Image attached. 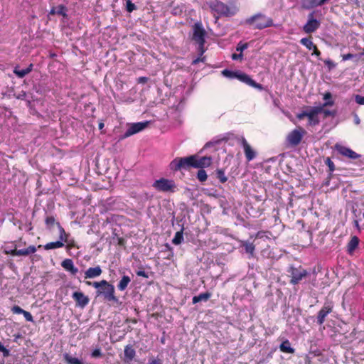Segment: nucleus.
Returning <instances> with one entry per match:
<instances>
[{"instance_id":"nucleus-1","label":"nucleus","mask_w":364,"mask_h":364,"mask_svg":"<svg viewBox=\"0 0 364 364\" xmlns=\"http://www.w3.org/2000/svg\"><path fill=\"white\" fill-rule=\"evenodd\" d=\"M89 286H92L97 289L96 294L97 296H102L105 299L109 301L118 303L119 299L114 296V287L107 282L106 280L100 282H86Z\"/></svg>"},{"instance_id":"nucleus-2","label":"nucleus","mask_w":364,"mask_h":364,"mask_svg":"<svg viewBox=\"0 0 364 364\" xmlns=\"http://www.w3.org/2000/svg\"><path fill=\"white\" fill-rule=\"evenodd\" d=\"M247 23L255 28L262 29L272 24L271 18L262 14H257L247 20Z\"/></svg>"},{"instance_id":"nucleus-3","label":"nucleus","mask_w":364,"mask_h":364,"mask_svg":"<svg viewBox=\"0 0 364 364\" xmlns=\"http://www.w3.org/2000/svg\"><path fill=\"white\" fill-rule=\"evenodd\" d=\"M153 187L161 192H173L176 188L175 183L173 181L166 179V178H160L156 180L153 183Z\"/></svg>"},{"instance_id":"nucleus-4","label":"nucleus","mask_w":364,"mask_h":364,"mask_svg":"<svg viewBox=\"0 0 364 364\" xmlns=\"http://www.w3.org/2000/svg\"><path fill=\"white\" fill-rule=\"evenodd\" d=\"M205 31L203 29L200 23H196L193 26V39L199 45V48L201 50V53L204 52L203 48L205 43Z\"/></svg>"},{"instance_id":"nucleus-5","label":"nucleus","mask_w":364,"mask_h":364,"mask_svg":"<svg viewBox=\"0 0 364 364\" xmlns=\"http://www.w3.org/2000/svg\"><path fill=\"white\" fill-rule=\"evenodd\" d=\"M315 11H312L308 15L307 22L303 26V31L306 33L315 32L321 26V22L314 18Z\"/></svg>"},{"instance_id":"nucleus-6","label":"nucleus","mask_w":364,"mask_h":364,"mask_svg":"<svg viewBox=\"0 0 364 364\" xmlns=\"http://www.w3.org/2000/svg\"><path fill=\"white\" fill-rule=\"evenodd\" d=\"M149 124V121H145L128 124V129L124 133V137L127 138L131 136L132 135H134L144 130L146 128L148 127Z\"/></svg>"},{"instance_id":"nucleus-7","label":"nucleus","mask_w":364,"mask_h":364,"mask_svg":"<svg viewBox=\"0 0 364 364\" xmlns=\"http://www.w3.org/2000/svg\"><path fill=\"white\" fill-rule=\"evenodd\" d=\"M305 134L306 131L301 127L294 129L288 134L287 142L291 146H296L301 142Z\"/></svg>"},{"instance_id":"nucleus-8","label":"nucleus","mask_w":364,"mask_h":364,"mask_svg":"<svg viewBox=\"0 0 364 364\" xmlns=\"http://www.w3.org/2000/svg\"><path fill=\"white\" fill-rule=\"evenodd\" d=\"M211 9L219 15H233L235 13V9H230L228 6L220 1H215L210 4Z\"/></svg>"},{"instance_id":"nucleus-9","label":"nucleus","mask_w":364,"mask_h":364,"mask_svg":"<svg viewBox=\"0 0 364 364\" xmlns=\"http://www.w3.org/2000/svg\"><path fill=\"white\" fill-rule=\"evenodd\" d=\"M335 149L340 154L348 159H356L360 156L358 154L355 153L350 148H348L339 144H336L335 145Z\"/></svg>"},{"instance_id":"nucleus-10","label":"nucleus","mask_w":364,"mask_h":364,"mask_svg":"<svg viewBox=\"0 0 364 364\" xmlns=\"http://www.w3.org/2000/svg\"><path fill=\"white\" fill-rule=\"evenodd\" d=\"M323 107H314L309 109L308 119L309 124L315 126L318 124L319 119L318 114L322 113Z\"/></svg>"},{"instance_id":"nucleus-11","label":"nucleus","mask_w":364,"mask_h":364,"mask_svg":"<svg viewBox=\"0 0 364 364\" xmlns=\"http://www.w3.org/2000/svg\"><path fill=\"white\" fill-rule=\"evenodd\" d=\"M193 167L197 168H203L210 166L212 159L208 156L199 157L197 155H193Z\"/></svg>"},{"instance_id":"nucleus-12","label":"nucleus","mask_w":364,"mask_h":364,"mask_svg":"<svg viewBox=\"0 0 364 364\" xmlns=\"http://www.w3.org/2000/svg\"><path fill=\"white\" fill-rule=\"evenodd\" d=\"M37 249L33 245H30L27 248L17 250V245H15L13 251L6 252L8 254H10L12 256H28L31 254H33L36 252Z\"/></svg>"},{"instance_id":"nucleus-13","label":"nucleus","mask_w":364,"mask_h":364,"mask_svg":"<svg viewBox=\"0 0 364 364\" xmlns=\"http://www.w3.org/2000/svg\"><path fill=\"white\" fill-rule=\"evenodd\" d=\"M136 356V350L132 345H127L124 349L122 360L124 364H132Z\"/></svg>"},{"instance_id":"nucleus-14","label":"nucleus","mask_w":364,"mask_h":364,"mask_svg":"<svg viewBox=\"0 0 364 364\" xmlns=\"http://www.w3.org/2000/svg\"><path fill=\"white\" fill-rule=\"evenodd\" d=\"M290 272L291 282L294 284H297L307 274L306 271L302 268H291Z\"/></svg>"},{"instance_id":"nucleus-15","label":"nucleus","mask_w":364,"mask_h":364,"mask_svg":"<svg viewBox=\"0 0 364 364\" xmlns=\"http://www.w3.org/2000/svg\"><path fill=\"white\" fill-rule=\"evenodd\" d=\"M73 299L77 306L84 307L89 303V298L81 291H75L73 294Z\"/></svg>"},{"instance_id":"nucleus-16","label":"nucleus","mask_w":364,"mask_h":364,"mask_svg":"<svg viewBox=\"0 0 364 364\" xmlns=\"http://www.w3.org/2000/svg\"><path fill=\"white\" fill-rule=\"evenodd\" d=\"M240 141H241V144L243 146L245 154V156H246L247 161H252L255 157V151L252 149L250 145L248 144V142L244 137H242Z\"/></svg>"},{"instance_id":"nucleus-17","label":"nucleus","mask_w":364,"mask_h":364,"mask_svg":"<svg viewBox=\"0 0 364 364\" xmlns=\"http://www.w3.org/2000/svg\"><path fill=\"white\" fill-rule=\"evenodd\" d=\"M102 270L100 266L90 267L85 272V279H93L101 275Z\"/></svg>"},{"instance_id":"nucleus-18","label":"nucleus","mask_w":364,"mask_h":364,"mask_svg":"<svg viewBox=\"0 0 364 364\" xmlns=\"http://www.w3.org/2000/svg\"><path fill=\"white\" fill-rule=\"evenodd\" d=\"M328 0H303V7L307 9L315 8L326 4Z\"/></svg>"},{"instance_id":"nucleus-19","label":"nucleus","mask_w":364,"mask_h":364,"mask_svg":"<svg viewBox=\"0 0 364 364\" xmlns=\"http://www.w3.org/2000/svg\"><path fill=\"white\" fill-rule=\"evenodd\" d=\"M62 267L68 272H70L73 275H75L78 269L74 266L73 262L70 259H65L61 263Z\"/></svg>"},{"instance_id":"nucleus-20","label":"nucleus","mask_w":364,"mask_h":364,"mask_svg":"<svg viewBox=\"0 0 364 364\" xmlns=\"http://www.w3.org/2000/svg\"><path fill=\"white\" fill-rule=\"evenodd\" d=\"M236 78L240 80L241 82L246 83L248 85H250L254 87H257V83L252 78H250L249 75H247L245 73L237 72Z\"/></svg>"},{"instance_id":"nucleus-21","label":"nucleus","mask_w":364,"mask_h":364,"mask_svg":"<svg viewBox=\"0 0 364 364\" xmlns=\"http://www.w3.org/2000/svg\"><path fill=\"white\" fill-rule=\"evenodd\" d=\"M279 350L284 353L293 354L295 353V349L291 347V343L288 339H285L279 345Z\"/></svg>"},{"instance_id":"nucleus-22","label":"nucleus","mask_w":364,"mask_h":364,"mask_svg":"<svg viewBox=\"0 0 364 364\" xmlns=\"http://www.w3.org/2000/svg\"><path fill=\"white\" fill-rule=\"evenodd\" d=\"M240 246L245 247V252L250 255H253L255 251V245L253 243L247 241H240Z\"/></svg>"},{"instance_id":"nucleus-23","label":"nucleus","mask_w":364,"mask_h":364,"mask_svg":"<svg viewBox=\"0 0 364 364\" xmlns=\"http://www.w3.org/2000/svg\"><path fill=\"white\" fill-rule=\"evenodd\" d=\"M211 294L208 292L201 293L198 296H195L193 298V303L196 304L200 301H206L209 299Z\"/></svg>"},{"instance_id":"nucleus-24","label":"nucleus","mask_w":364,"mask_h":364,"mask_svg":"<svg viewBox=\"0 0 364 364\" xmlns=\"http://www.w3.org/2000/svg\"><path fill=\"white\" fill-rule=\"evenodd\" d=\"M193 155L188 157L180 158L181 162L182 164V168H188L189 167H193Z\"/></svg>"},{"instance_id":"nucleus-25","label":"nucleus","mask_w":364,"mask_h":364,"mask_svg":"<svg viewBox=\"0 0 364 364\" xmlns=\"http://www.w3.org/2000/svg\"><path fill=\"white\" fill-rule=\"evenodd\" d=\"M332 311L330 304H326L319 311L318 318H324Z\"/></svg>"},{"instance_id":"nucleus-26","label":"nucleus","mask_w":364,"mask_h":364,"mask_svg":"<svg viewBox=\"0 0 364 364\" xmlns=\"http://www.w3.org/2000/svg\"><path fill=\"white\" fill-rule=\"evenodd\" d=\"M131 279L128 276H124L119 281L117 287L120 291H124L130 283Z\"/></svg>"},{"instance_id":"nucleus-27","label":"nucleus","mask_w":364,"mask_h":364,"mask_svg":"<svg viewBox=\"0 0 364 364\" xmlns=\"http://www.w3.org/2000/svg\"><path fill=\"white\" fill-rule=\"evenodd\" d=\"M11 311L16 314H23L25 318H32V316L29 312L24 311L23 309H22L21 307H19L18 306H15L12 307Z\"/></svg>"},{"instance_id":"nucleus-28","label":"nucleus","mask_w":364,"mask_h":364,"mask_svg":"<svg viewBox=\"0 0 364 364\" xmlns=\"http://www.w3.org/2000/svg\"><path fill=\"white\" fill-rule=\"evenodd\" d=\"M65 11H66L65 7L63 5H59L58 7L53 8L50 11V15L58 14V15H62L64 16L66 15Z\"/></svg>"},{"instance_id":"nucleus-29","label":"nucleus","mask_w":364,"mask_h":364,"mask_svg":"<svg viewBox=\"0 0 364 364\" xmlns=\"http://www.w3.org/2000/svg\"><path fill=\"white\" fill-rule=\"evenodd\" d=\"M64 246V243L62 241L51 242L47 243L44 248L47 250L52 249H57Z\"/></svg>"},{"instance_id":"nucleus-30","label":"nucleus","mask_w":364,"mask_h":364,"mask_svg":"<svg viewBox=\"0 0 364 364\" xmlns=\"http://www.w3.org/2000/svg\"><path fill=\"white\" fill-rule=\"evenodd\" d=\"M64 358H65V362L68 363V364H84L80 360H79L78 358H74L71 355H70L69 354L66 353L65 355H64Z\"/></svg>"},{"instance_id":"nucleus-31","label":"nucleus","mask_w":364,"mask_h":364,"mask_svg":"<svg viewBox=\"0 0 364 364\" xmlns=\"http://www.w3.org/2000/svg\"><path fill=\"white\" fill-rule=\"evenodd\" d=\"M170 168L173 171H178L183 168L180 158H176L171 162Z\"/></svg>"},{"instance_id":"nucleus-32","label":"nucleus","mask_w":364,"mask_h":364,"mask_svg":"<svg viewBox=\"0 0 364 364\" xmlns=\"http://www.w3.org/2000/svg\"><path fill=\"white\" fill-rule=\"evenodd\" d=\"M183 240V230L181 231H178L176 232L173 240L172 243L178 245H180Z\"/></svg>"},{"instance_id":"nucleus-33","label":"nucleus","mask_w":364,"mask_h":364,"mask_svg":"<svg viewBox=\"0 0 364 364\" xmlns=\"http://www.w3.org/2000/svg\"><path fill=\"white\" fill-rule=\"evenodd\" d=\"M300 42L309 50H312L316 46L310 38H304L301 39Z\"/></svg>"},{"instance_id":"nucleus-34","label":"nucleus","mask_w":364,"mask_h":364,"mask_svg":"<svg viewBox=\"0 0 364 364\" xmlns=\"http://www.w3.org/2000/svg\"><path fill=\"white\" fill-rule=\"evenodd\" d=\"M358 238L357 237H353L351 238L349 244H348V249L350 251H353V250H355L357 246L358 245Z\"/></svg>"},{"instance_id":"nucleus-35","label":"nucleus","mask_w":364,"mask_h":364,"mask_svg":"<svg viewBox=\"0 0 364 364\" xmlns=\"http://www.w3.org/2000/svg\"><path fill=\"white\" fill-rule=\"evenodd\" d=\"M14 73L16 75V76H18L20 78H22L25 75L28 74V70H26V69L19 70L17 67L14 68Z\"/></svg>"},{"instance_id":"nucleus-36","label":"nucleus","mask_w":364,"mask_h":364,"mask_svg":"<svg viewBox=\"0 0 364 364\" xmlns=\"http://www.w3.org/2000/svg\"><path fill=\"white\" fill-rule=\"evenodd\" d=\"M331 94L330 92H326L323 95V100L326 102L323 105V106H332L333 105V101L331 100Z\"/></svg>"},{"instance_id":"nucleus-37","label":"nucleus","mask_w":364,"mask_h":364,"mask_svg":"<svg viewBox=\"0 0 364 364\" xmlns=\"http://www.w3.org/2000/svg\"><path fill=\"white\" fill-rule=\"evenodd\" d=\"M197 178L201 182L205 181L208 178L205 171L203 169H200L198 172Z\"/></svg>"},{"instance_id":"nucleus-38","label":"nucleus","mask_w":364,"mask_h":364,"mask_svg":"<svg viewBox=\"0 0 364 364\" xmlns=\"http://www.w3.org/2000/svg\"><path fill=\"white\" fill-rule=\"evenodd\" d=\"M237 73V72H232V71H230L228 70H224L222 71V74L225 77H229V78H236Z\"/></svg>"},{"instance_id":"nucleus-39","label":"nucleus","mask_w":364,"mask_h":364,"mask_svg":"<svg viewBox=\"0 0 364 364\" xmlns=\"http://www.w3.org/2000/svg\"><path fill=\"white\" fill-rule=\"evenodd\" d=\"M216 173H217V177L219 178L220 182L225 183L227 181V177L225 176V172L223 170H221V169L217 170Z\"/></svg>"},{"instance_id":"nucleus-40","label":"nucleus","mask_w":364,"mask_h":364,"mask_svg":"<svg viewBox=\"0 0 364 364\" xmlns=\"http://www.w3.org/2000/svg\"><path fill=\"white\" fill-rule=\"evenodd\" d=\"M60 240L62 241L63 243L68 241V235L65 232L64 229L63 228H60V235H59Z\"/></svg>"},{"instance_id":"nucleus-41","label":"nucleus","mask_w":364,"mask_h":364,"mask_svg":"<svg viewBox=\"0 0 364 364\" xmlns=\"http://www.w3.org/2000/svg\"><path fill=\"white\" fill-rule=\"evenodd\" d=\"M126 7L128 12H132L136 9L135 5L130 0L126 1Z\"/></svg>"},{"instance_id":"nucleus-42","label":"nucleus","mask_w":364,"mask_h":364,"mask_svg":"<svg viewBox=\"0 0 364 364\" xmlns=\"http://www.w3.org/2000/svg\"><path fill=\"white\" fill-rule=\"evenodd\" d=\"M325 164L328 166L330 172H333L335 170V166L333 162L331 160L330 158H327L325 160Z\"/></svg>"},{"instance_id":"nucleus-43","label":"nucleus","mask_w":364,"mask_h":364,"mask_svg":"<svg viewBox=\"0 0 364 364\" xmlns=\"http://www.w3.org/2000/svg\"><path fill=\"white\" fill-rule=\"evenodd\" d=\"M247 47H248V44L247 43H239L237 44V46L236 50H237V51H240V53H242L243 50L247 49Z\"/></svg>"},{"instance_id":"nucleus-44","label":"nucleus","mask_w":364,"mask_h":364,"mask_svg":"<svg viewBox=\"0 0 364 364\" xmlns=\"http://www.w3.org/2000/svg\"><path fill=\"white\" fill-rule=\"evenodd\" d=\"M148 364H163V361L159 358H155L151 357L149 359Z\"/></svg>"},{"instance_id":"nucleus-45","label":"nucleus","mask_w":364,"mask_h":364,"mask_svg":"<svg viewBox=\"0 0 364 364\" xmlns=\"http://www.w3.org/2000/svg\"><path fill=\"white\" fill-rule=\"evenodd\" d=\"M355 100L357 104L364 105V96L356 95L355 96Z\"/></svg>"},{"instance_id":"nucleus-46","label":"nucleus","mask_w":364,"mask_h":364,"mask_svg":"<svg viewBox=\"0 0 364 364\" xmlns=\"http://www.w3.org/2000/svg\"><path fill=\"white\" fill-rule=\"evenodd\" d=\"M102 355V351L100 348L95 349L91 354L92 358H99Z\"/></svg>"},{"instance_id":"nucleus-47","label":"nucleus","mask_w":364,"mask_h":364,"mask_svg":"<svg viewBox=\"0 0 364 364\" xmlns=\"http://www.w3.org/2000/svg\"><path fill=\"white\" fill-rule=\"evenodd\" d=\"M324 63L326 65L328 66L329 70H331L336 67V63H334L332 60L330 59H327L324 60Z\"/></svg>"},{"instance_id":"nucleus-48","label":"nucleus","mask_w":364,"mask_h":364,"mask_svg":"<svg viewBox=\"0 0 364 364\" xmlns=\"http://www.w3.org/2000/svg\"><path fill=\"white\" fill-rule=\"evenodd\" d=\"M67 243V247L70 249L71 247H75V242L73 239H68V241L65 242Z\"/></svg>"},{"instance_id":"nucleus-49","label":"nucleus","mask_w":364,"mask_h":364,"mask_svg":"<svg viewBox=\"0 0 364 364\" xmlns=\"http://www.w3.org/2000/svg\"><path fill=\"white\" fill-rule=\"evenodd\" d=\"M308 114H309V110H306V111L302 112L301 113L298 114L296 117L299 119H303L304 117H307Z\"/></svg>"},{"instance_id":"nucleus-50","label":"nucleus","mask_w":364,"mask_h":364,"mask_svg":"<svg viewBox=\"0 0 364 364\" xmlns=\"http://www.w3.org/2000/svg\"><path fill=\"white\" fill-rule=\"evenodd\" d=\"M13 336L14 337V341L16 343L18 342L19 339H22L23 337V335L19 332L14 334Z\"/></svg>"},{"instance_id":"nucleus-51","label":"nucleus","mask_w":364,"mask_h":364,"mask_svg":"<svg viewBox=\"0 0 364 364\" xmlns=\"http://www.w3.org/2000/svg\"><path fill=\"white\" fill-rule=\"evenodd\" d=\"M242 58H243V54L242 53H240V54L234 53V54L232 55V59L234 60H242Z\"/></svg>"},{"instance_id":"nucleus-52","label":"nucleus","mask_w":364,"mask_h":364,"mask_svg":"<svg viewBox=\"0 0 364 364\" xmlns=\"http://www.w3.org/2000/svg\"><path fill=\"white\" fill-rule=\"evenodd\" d=\"M0 351L4 353V355H9V350L4 346V345L0 342Z\"/></svg>"},{"instance_id":"nucleus-53","label":"nucleus","mask_w":364,"mask_h":364,"mask_svg":"<svg viewBox=\"0 0 364 364\" xmlns=\"http://www.w3.org/2000/svg\"><path fill=\"white\" fill-rule=\"evenodd\" d=\"M353 55L350 53L344 54L342 55L343 60H348L353 58Z\"/></svg>"},{"instance_id":"nucleus-54","label":"nucleus","mask_w":364,"mask_h":364,"mask_svg":"<svg viewBox=\"0 0 364 364\" xmlns=\"http://www.w3.org/2000/svg\"><path fill=\"white\" fill-rule=\"evenodd\" d=\"M148 81V78L146 77H140L137 79V82L141 84H144Z\"/></svg>"},{"instance_id":"nucleus-55","label":"nucleus","mask_w":364,"mask_h":364,"mask_svg":"<svg viewBox=\"0 0 364 364\" xmlns=\"http://www.w3.org/2000/svg\"><path fill=\"white\" fill-rule=\"evenodd\" d=\"M321 107H323V111H322V112L324 114L325 117H327V116H330V115H333V113L332 112L328 111V110H326V109H323V107H324L325 106L321 105Z\"/></svg>"},{"instance_id":"nucleus-56","label":"nucleus","mask_w":364,"mask_h":364,"mask_svg":"<svg viewBox=\"0 0 364 364\" xmlns=\"http://www.w3.org/2000/svg\"><path fill=\"white\" fill-rule=\"evenodd\" d=\"M46 222L47 224H53L54 223V218L52 217L47 218Z\"/></svg>"},{"instance_id":"nucleus-57","label":"nucleus","mask_w":364,"mask_h":364,"mask_svg":"<svg viewBox=\"0 0 364 364\" xmlns=\"http://www.w3.org/2000/svg\"><path fill=\"white\" fill-rule=\"evenodd\" d=\"M312 50H314L313 54L316 55V56H319L321 55V53L317 49L316 46H315Z\"/></svg>"},{"instance_id":"nucleus-58","label":"nucleus","mask_w":364,"mask_h":364,"mask_svg":"<svg viewBox=\"0 0 364 364\" xmlns=\"http://www.w3.org/2000/svg\"><path fill=\"white\" fill-rule=\"evenodd\" d=\"M354 122L355 124H359L360 122V119L357 114L354 115Z\"/></svg>"},{"instance_id":"nucleus-59","label":"nucleus","mask_w":364,"mask_h":364,"mask_svg":"<svg viewBox=\"0 0 364 364\" xmlns=\"http://www.w3.org/2000/svg\"><path fill=\"white\" fill-rule=\"evenodd\" d=\"M13 250H14V249H10V248H9V247H6L5 248V250H4V253H5L6 255H9L6 252L13 251Z\"/></svg>"},{"instance_id":"nucleus-60","label":"nucleus","mask_w":364,"mask_h":364,"mask_svg":"<svg viewBox=\"0 0 364 364\" xmlns=\"http://www.w3.org/2000/svg\"><path fill=\"white\" fill-rule=\"evenodd\" d=\"M32 68H33V65L30 64V65L27 68H26V70H28V73H29L32 70Z\"/></svg>"},{"instance_id":"nucleus-61","label":"nucleus","mask_w":364,"mask_h":364,"mask_svg":"<svg viewBox=\"0 0 364 364\" xmlns=\"http://www.w3.org/2000/svg\"><path fill=\"white\" fill-rule=\"evenodd\" d=\"M103 127H104V124H103V123H100V124H99V128H100V129H102V128H103Z\"/></svg>"},{"instance_id":"nucleus-62","label":"nucleus","mask_w":364,"mask_h":364,"mask_svg":"<svg viewBox=\"0 0 364 364\" xmlns=\"http://www.w3.org/2000/svg\"><path fill=\"white\" fill-rule=\"evenodd\" d=\"M199 60H200L199 58H197L195 60H193V63L196 64L198 62H199Z\"/></svg>"},{"instance_id":"nucleus-63","label":"nucleus","mask_w":364,"mask_h":364,"mask_svg":"<svg viewBox=\"0 0 364 364\" xmlns=\"http://www.w3.org/2000/svg\"><path fill=\"white\" fill-rule=\"evenodd\" d=\"M323 321H324V320H322V319L318 320V323H319L320 325L323 323Z\"/></svg>"},{"instance_id":"nucleus-64","label":"nucleus","mask_w":364,"mask_h":364,"mask_svg":"<svg viewBox=\"0 0 364 364\" xmlns=\"http://www.w3.org/2000/svg\"><path fill=\"white\" fill-rule=\"evenodd\" d=\"M133 323H136L137 320H135V319H133V320H130Z\"/></svg>"}]
</instances>
